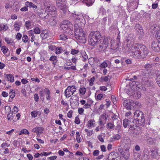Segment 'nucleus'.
I'll return each instance as SVG.
<instances>
[{
  "label": "nucleus",
  "instance_id": "obj_57",
  "mask_svg": "<svg viewBox=\"0 0 160 160\" xmlns=\"http://www.w3.org/2000/svg\"><path fill=\"white\" fill-rule=\"evenodd\" d=\"M120 138V135L119 134H117L113 137V139L117 140L119 139Z\"/></svg>",
  "mask_w": 160,
  "mask_h": 160
},
{
  "label": "nucleus",
  "instance_id": "obj_52",
  "mask_svg": "<svg viewBox=\"0 0 160 160\" xmlns=\"http://www.w3.org/2000/svg\"><path fill=\"white\" fill-rule=\"evenodd\" d=\"M79 52L78 50L75 49H72L71 53L72 55H74L77 54Z\"/></svg>",
  "mask_w": 160,
  "mask_h": 160
},
{
  "label": "nucleus",
  "instance_id": "obj_50",
  "mask_svg": "<svg viewBox=\"0 0 160 160\" xmlns=\"http://www.w3.org/2000/svg\"><path fill=\"white\" fill-rule=\"evenodd\" d=\"M8 50V48L6 47L3 46L1 47V50L4 54H5L7 52Z\"/></svg>",
  "mask_w": 160,
  "mask_h": 160
},
{
  "label": "nucleus",
  "instance_id": "obj_7",
  "mask_svg": "<svg viewBox=\"0 0 160 160\" xmlns=\"http://www.w3.org/2000/svg\"><path fill=\"white\" fill-rule=\"evenodd\" d=\"M77 87L74 85L68 86L64 91V94L67 98H69L76 92Z\"/></svg>",
  "mask_w": 160,
  "mask_h": 160
},
{
  "label": "nucleus",
  "instance_id": "obj_13",
  "mask_svg": "<svg viewBox=\"0 0 160 160\" xmlns=\"http://www.w3.org/2000/svg\"><path fill=\"white\" fill-rule=\"evenodd\" d=\"M112 41L113 42H112V45L113 46L112 47L111 46V43H110V42H110V46L111 47V49L113 50H115L116 49L119 47V45H120V38L119 37H118L117 39V42H114V40L112 38Z\"/></svg>",
  "mask_w": 160,
  "mask_h": 160
},
{
  "label": "nucleus",
  "instance_id": "obj_43",
  "mask_svg": "<svg viewBox=\"0 0 160 160\" xmlns=\"http://www.w3.org/2000/svg\"><path fill=\"white\" fill-rule=\"evenodd\" d=\"M82 60L84 61H86L87 59L88 58V56L85 52L82 53Z\"/></svg>",
  "mask_w": 160,
  "mask_h": 160
},
{
  "label": "nucleus",
  "instance_id": "obj_29",
  "mask_svg": "<svg viewBox=\"0 0 160 160\" xmlns=\"http://www.w3.org/2000/svg\"><path fill=\"white\" fill-rule=\"evenodd\" d=\"M47 8V10L48 12H54L56 11V8L54 6H48Z\"/></svg>",
  "mask_w": 160,
  "mask_h": 160
},
{
  "label": "nucleus",
  "instance_id": "obj_62",
  "mask_svg": "<svg viewBox=\"0 0 160 160\" xmlns=\"http://www.w3.org/2000/svg\"><path fill=\"white\" fill-rule=\"evenodd\" d=\"M156 82L158 86L160 87V75L157 77L156 79Z\"/></svg>",
  "mask_w": 160,
  "mask_h": 160
},
{
  "label": "nucleus",
  "instance_id": "obj_31",
  "mask_svg": "<svg viewBox=\"0 0 160 160\" xmlns=\"http://www.w3.org/2000/svg\"><path fill=\"white\" fill-rule=\"evenodd\" d=\"M95 121L93 119L90 120L88 121L87 124V127L88 128H89L91 127L94 126V122Z\"/></svg>",
  "mask_w": 160,
  "mask_h": 160
},
{
  "label": "nucleus",
  "instance_id": "obj_42",
  "mask_svg": "<svg viewBox=\"0 0 160 160\" xmlns=\"http://www.w3.org/2000/svg\"><path fill=\"white\" fill-rule=\"evenodd\" d=\"M128 119H125L123 121V126L124 128H126L128 126Z\"/></svg>",
  "mask_w": 160,
  "mask_h": 160
},
{
  "label": "nucleus",
  "instance_id": "obj_22",
  "mask_svg": "<svg viewBox=\"0 0 160 160\" xmlns=\"http://www.w3.org/2000/svg\"><path fill=\"white\" fill-rule=\"evenodd\" d=\"M74 28L75 34L77 32H78V33H84L82 28L79 26L78 24H76L74 25Z\"/></svg>",
  "mask_w": 160,
  "mask_h": 160
},
{
  "label": "nucleus",
  "instance_id": "obj_61",
  "mask_svg": "<svg viewBox=\"0 0 160 160\" xmlns=\"http://www.w3.org/2000/svg\"><path fill=\"white\" fill-rule=\"evenodd\" d=\"M99 151L98 150H95L93 151V155L94 156H98L99 155Z\"/></svg>",
  "mask_w": 160,
  "mask_h": 160
},
{
  "label": "nucleus",
  "instance_id": "obj_55",
  "mask_svg": "<svg viewBox=\"0 0 160 160\" xmlns=\"http://www.w3.org/2000/svg\"><path fill=\"white\" fill-rule=\"evenodd\" d=\"M108 66L107 63L105 62H103L100 64V67L102 68H105Z\"/></svg>",
  "mask_w": 160,
  "mask_h": 160
},
{
  "label": "nucleus",
  "instance_id": "obj_12",
  "mask_svg": "<svg viewBox=\"0 0 160 160\" xmlns=\"http://www.w3.org/2000/svg\"><path fill=\"white\" fill-rule=\"evenodd\" d=\"M129 92H128V95L135 99L139 98L141 97V94L140 92L133 91L130 89L129 90Z\"/></svg>",
  "mask_w": 160,
  "mask_h": 160
},
{
  "label": "nucleus",
  "instance_id": "obj_60",
  "mask_svg": "<svg viewBox=\"0 0 160 160\" xmlns=\"http://www.w3.org/2000/svg\"><path fill=\"white\" fill-rule=\"evenodd\" d=\"M3 30L6 31L8 29V27L7 24L4 25L2 24Z\"/></svg>",
  "mask_w": 160,
  "mask_h": 160
},
{
  "label": "nucleus",
  "instance_id": "obj_18",
  "mask_svg": "<svg viewBox=\"0 0 160 160\" xmlns=\"http://www.w3.org/2000/svg\"><path fill=\"white\" fill-rule=\"evenodd\" d=\"M72 16L75 18V19L77 22H82L83 20V15L81 14H77L76 13L73 14Z\"/></svg>",
  "mask_w": 160,
  "mask_h": 160
},
{
  "label": "nucleus",
  "instance_id": "obj_33",
  "mask_svg": "<svg viewBox=\"0 0 160 160\" xmlns=\"http://www.w3.org/2000/svg\"><path fill=\"white\" fill-rule=\"evenodd\" d=\"M62 51V49L61 47H57L55 49V51L56 54L61 53Z\"/></svg>",
  "mask_w": 160,
  "mask_h": 160
},
{
  "label": "nucleus",
  "instance_id": "obj_38",
  "mask_svg": "<svg viewBox=\"0 0 160 160\" xmlns=\"http://www.w3.org/2000/svg\"><path fill=\"white\" fill-rule=\"evenodd\" d=\"M29 40L28 37L26 35H24L22 36V41L25 43H26L28 42Z\"/></svg>",
  "mask_w": 160,
  "mask_h": 160
},
{
  "label": "nucleus",
  "instance_id": "obj_8",
  "mask_svg": "<svg viewBox=\"0 0 160 160\" xmlns=\"http://www.w3.org/2000/svg\"><path fill=\"white\" fill-rule=\"evenodd\" d=\"M38 15L43 19H48V22H51L52 20H54V18L52 16L51 14L50 13H46L45 11L44 12H38Z\"/></svg>",
  "mask_w": 160,
  "mask_h": 160
},
{
  "label": "nucleus",
  "instance_id": "obj_11",
  "mask_svg": "<svg viewBox=\"0 0 160 160\" xmlns=\"http://www.w3.org/2000/svg\"><path fill=\"white\" fill-rule=\"evenodd\" d=\"M127 140L128 142L129 141V139H127ZM126 145L127 146V147H126V148L125 149L124 151V152L123 153V155H122V156L123 158L126 160H127L129 158L130 155V153L129 151V149L130 148V144L129 143H128L127 144H126Z\"/></svg>",
  "mask_w": 160,
  "mask_h": 160
},
{
  "label": "nucleus",
  "instance_id": "obj_24",
  "mask_svg": "<svg viewBox=\"0 0 160 160\" xmlns=\"http://www.w3.org/2000/svg\"><path fill=\"white\" fill-rule=\"evenodd\" d=\"M44 92L46 94V98L48 100H49L51 99L50 97V92L48 88H45L43 90Z\"/></svg>",
  "mask_w": 160,
  "mask_h": 160
},
{
  "label": "nucleus",
  "instance_id": "obj_41",
  "mask_svg": "<svg viewBox=\"0 0 160 160\" xmlns=\"http://www.w3.org/2000/svg\"><path fill=\"white\" fill-rule=\"evenodd\" d=\"M60 39L62 40L65 41L68 39L67 37L64 34H62L59 36Z\"/></svg>",
  "mask_w": 160,
  "mask_h": 160
},
{
  "label": "nucleus",
  "instance_id": "obj_1",
  "mask_svg": "<svg viewBox=\"0 0 160 160\" xmlns=\"http://www.w3.org/2000/svg\"><path fill=\"white\" fill-rule=\"evenodd\" d=\"M127 41L128 43L123 48L125 52H129L130 55L135 59H140L147 56L148 52L146 46L134 43L129 39Z\"/></svg>",
  "mask_w": 160,
  "mask_h": 160
},
{
  "label": "nucleus",
  "instance_id": "obj_20",
  "mask_svg": "<svg viewBox=\"0 0 160 160\" xmlns=\"http://www.w3.org/2000/svg\"><path fill=\"white\" fill-rule=\"evenodd\" d=\"M131 123L128 126L129 129L131 130H134L137 128V125L135 124L136 122L135 120L133 118H131V121H130Z\"/></svg>",
  "mask_w": 160,
  "mask_h": 160
},
{
  "label": "nucleus",
  "instance_id": "obj_44",
  "mask_svg": "<svg viewBox=\"0 0 160 160\" xmlns=\"http://www.w3.org/2000/svg\"><path fill=\"white\" fill-rule=\"evenodd\" d=\"M111 118L112 121V122H114V121H117L118 122H119L118 119V116L115 115V114H113L111 117Z\"/></svg>",
  "mask_w": 160,
  "mask_h": 160
},
{
  "label": "nucleus",
  "instance_id": "obj_40",
  "mask_svg": "<svg viewBox=\"0 0 160 160\" xmlns=\"http://www.w3.org/2000/svg\"><path fill=\"white\" fill-rule=\"evenodd\" d=\"M26 28L27 29H29L31 26V22L30 21H26L25 23V25Z\"/></svg>",
  "mask_w": 160,
  "mask_h": 160
},
{
  "label": "nucleus",
  "instance_id": "obj_39",
  "mask_svg": "<svg viewBox=\"0 0 160 160\" xmlns=\"http://www.w3.org/2000/svg\"><path fill=\"white\" fill-rule=\"evenodd\" d=\"M7 119L8 120H10L11 121L13 119V111L12 113H10L8 114L7 116Z\"/></svg>",
  "mask_w": 160,
  "mask_h": 160
},
{
  "label": "nucleus",
  "instance_id": "obj_49",
  "mask_svg": "<svg viewBox=\"0 0 160 160\" xmlns=\"http://www.w3.org/2000/svg\"><path fill=\"white\" fill-rule=\"evenodd\" d=\"M33 32L34 33L39 34L40 33V30L38 28L36 27L34 29Z\"/></svg>",
  "mask_w": 160,
  "mask_h": 160
},
{
  "label": "nucleus",
  "instance_id": "obj_51",
  "mask_svg": "<svg viewBox=\"0 0 160 160\" xmlns=\"http://www.w3.org/2000/svg\"><path fill=\"white\" fill-rule=\"evenodd\" d=\"M31 114L32 117L35 118L38 115V112L37 111H32L31 112Z\"/></svg>",
  "mask_w": 160,
  "mask_h": 160
},
{
  "label": "nucleus",
  "instance_id": "obj_9",
  "mask_svg": "<svg viewBox=\"0 0 160 160\" xmlns=\"http://www.w3.org/2000/svg\"><path fill=\"white\" fill-rule=\"evenodd\" d=\"M76 33L75 36L78 42L81 43H84L86 42V37L84 33Z\"/></svg>",
  "mask_w": 160,
  "mask_h": 160
},
{
  "label": "nucleus",
  "instance_id": "obj_36",
  "mask_svg": "<svg viewBox=\"0 0 160 160\" xmlns=\"http://www.w3.org/2000/svg\"><path fill=\"white\" fill-rule=\"evenodd\" d=\"M85 2L86 3V5L88 6L91 5L93 3L94 1L91 0H84Z\"/></svg>",
  "mask_w": 160,
  "mask_h": 160
},
{
  "label": "nucleus",
  "instance_id": "obj_47",
  "mask_svg": "<svg viewBox=\"0 0 160 160\" xmlns=\"http://www.w3.org/2000/svg\"><path fill=\"white\" fill-rule=\"evenodd\" d=\"M108 77L109 76H105V77H102L101 78V81L102 82L105 81L107 82L108 80Z\"/></svg>",
  "mask_w": 160,
  "mask_h": 160
},
{
  "label": "nucleus",
  "instance_id": "obj_21",
  "mask_svg": "<svg viewBox=\"0 0 160 160\" xmlns=\"http://www.w3.org/2000/svg\"><path fill=\"white\" fill-rule=\"evenodd\" d=\"M131 123L128 126L129 129L131 130H134L137 128V125L135 124L136 122L135 120L133 118H131V121H130Z\"/></svg>",
  "mask_w": 160,
  "mask_h": 160
},
{
  "label": "nucleus",
  "instance_id": "obj_2",
  "mask_svg": "<svg viewBox=\"0 0 160 160\" xmlns=\"http://www.w3.org/2000/svg\"><path fill=\"white\" fill-rule=\"evenodd\" d=\"M100 32L98 31H92L89 34L88 37V43L90 45L95 46L98 45L99 41L102 39Z\"/></svg>",
  "mask_w": 160,
  "mask_h": 160
},
{
  "label": "nucleus",
  "instance_id": "obj_58",
  "mask_svg": "<svg viewBox=\"0 0 160 160\" xmlns=\"http://www.w3.org/2000/svg\"><path fill=\"white\" fill-rule=\"evenodd\" d=\"M74 122L76 124H78L80 123V121L79 120V119L78 116L76 117Z\"/></svg>",
  "mask_w": 160,
  "mask_h": 160
},
{
  "label": "nucleus",
  "instance_id": "obj_45",
  "mask_svg": "<svg viewBox=\"0 0 160 160\" xmlns=\"http://www.w3.org/2000/svg\"><path fill=\"white\" fill-rule=\"evenodd\" d=\"M136 28H138L139 30H140V32L141 33V34H143V30L142 29V27L140 24H136Z\"/></svg>",
  "mask_w": 160,
  "mask_h": 160
},
{
  "label": "nucleus",
  "instance_id": "obj_4",
  "mask_svg": "<svg viewBox=\"0 0 160 160\" xmlns=\"http://www.w3.org/2000/svg\"><path fill=\"white\" fill-rule=\"evenodd\" d=\"M134 118L137 124L140 125H144L145 118L142 111L138 110H136L134 113Z\"/></svg>",
  "mask_w": 160,
  "mask_h": 160
},
{
  "label": "nucleus",
  "instance_id": "obj_53",
  "mask_svg": "<svg viewBox=\"0 0 160 160\" xmlns=\"http://www.w3.org/2000/svg\"><path fill=\"white\" fill-rule=\"evenodd\" d=\"M118 152L120 153L122 155H123L124 151L125 150L123 149L120 146L118 147Z\"/></svg>",
  "mask_w": 160,
  "mask_h": 160
},
{
  "label": "nucleus",
  "instance_id": "obj_15",
  "mask_svg": "<svg viewBox=\"0 0 160 160\" xmlns=\"http://www.w3.org/2000/svg\"><path fill=\"white\" fill-rule=\"evenodd\" d=\"M44 128L42 127H35L32 130V132L36 133L37 135L39 137L41 134L43 133Z\"/></svg>",
  "mask_w": 160,
  "mask_h": 160
},
{
  "label": "nucleus",
  "instance_id": "obj_54",
  "mask_svg": "<svg viewBox=\"0 0 160 160\" xmlns=\"http://www.w3.org/2000/svg\"><path fill=\"white\" fill-rule=\"evenodd\" d=\"M95 80V77H93L92 78L90 79L89 81V85L91 86H92L93 84V82H94Z\"/></svg>",
  "mask_w": 160,
  "mask_h": 160
},
{
  "label": "nucleus",
  "instance_id": "obj_56",
  "mask_svg": "<svg viewBox=\"0 0 160 160\" xmlns=\"http://www.w3.org/2000/svg\"><path fill=\"white\" fill-rule=\"evenodd\" d=\"M22 36V35L20 33H18L16 36V38L17 40H20Z\"/></svg>",
  "mask_w": 160,
  "mask_h": 160
},
{
  "label": "nucleus",
  "instance_id": "obj_34",
  "mask_svg": "<svg viewBox=\"0 0 160 160\" xmlns=\"http://www.w3.org/2000/svg\"><path fill=\"white\" fill-rule=\"evenodd\" d=\"M27 134L28 135H29V132L28 131V130L26 129H23L20 132H19L18 134L19 135H21L22 134Z\"/></svg>",
  "mask_w": 160,
  "mask_h": 160
},
{
  "label": "nucleus",
  "instance_id": "obj_30",
  "mask_svg": "<svg viewBox=\"0 0 160 160\" xmlns=\"http://www.w3.org/2000/svg\"><path fill=\"white\" fill-rule=\"evenodd\" d=\"M14 29L16 31H19L20 29V24L18 22H15L14 25Z\"/></svg>",
  "mask_w": 160,
  "mask_h": 160
},
{
  "label": "nucleus",
  "instance_id": "obj_35",
  "mask_svg": "<svg viewBox=\"0 0 160 160\" xmlns=\"http://www.w3.org/2000/svg\"><path fill=\"white\" fill-rule=\"evenodd\" d=\"M142 160H149L150 158V156L148 154H143L142 157Z\"/></svg>",
  "mask_w": 160,
  "mask_h": 160
},
{
  "label": "nucleus",
  "instance_id": "obj_17",
  "mask_svg": "<svg viewBox=\"0 0 160 160\" xmlns=\"http://www.w3.org/2000/svg\"><path fill=\"white\" fill-rule=\"evenodd\" d=\"M107 120V118L105 115H102L100 116V118L99 119V122L100 125L103 126L104 124L106 123Z\"/></svg>",
  "mask_w": 160,
  "mask_h": 160
},
{
  "label": "nucleus",
  "instance_id": "obj_19",
  "mask_svg": "<svg viewBox=\"0 0 160 160\" xmlns=\"http://www.w3.org/2000/svg\"><path fill=\"white\" fill-rule=\"evenodd\" d=\"M145 141L149 145H152L156 142V140L155 138H152L151 137H149L148 138L145 139Z\"/></svg>",
  "mask_w": 160,
  "mask_h": 160
},
{
  "label": "nucleus",
  "instance_id": "obj_59",
  "mask_svg": "<svg viewBox=\"0 0 160 160\" xmlns=\"http://www.w3.org/2000/svg\"><path fill=\"white\" fill-rule=\"evenodd\" d=\"M28 7L26 5H25V7L22 8L20 9V10L22 12H26V11H28Z\"/></svg>",
  "mask_w": 160,
  "mask_h": 160
},
{
  "label": "nucleus",
  "instance_id": "obj_63",
  "mask_svg": "<svg viewBox=\"0 0 160 160\" xmlns=\"http://www.w3.org/2000/svg\"><path fill=\"white\" fill-rule=\"evenodd\" d=\"M27 157L28 159L29 160H32L33 158V157L30 154H28L27 155Z\"/></svg>",
  "mask_w": 160,
  "mask_h": 160
},
{
  "label": "nucleus",
  "instance_id": "obj_32",
  "mask_svg": "<svg viewBox=\"0 0 160 160\" xmlns=\"http://www.w3.org/2000/svg\"><path fill=\"white\" fill-rule=\"evenodd\" d=\"M118 124L116 127V129L118 131V132H119L121 131V128L122 127V122L121 121L118 122Z\"/></svg>",
  "mask_w": 160,
  "mask_h": 160
},
{
  "label": "nucleus",
  "instance_id": "obj_25",
  "mask_svg": "<svg viewBox=\"0 0 160 160\" xmlns=\"http://www.w3.org/2000/svg\"><path fill=\"white\" fill-rule=\"evenodd\" d=\"M106 127L108 130L110 129L112 130H114L115 128V125L113 122H108L107 124Z\"/></svg>",
  "mask_w": 160,
  "mask_h": 160
},
{
  "label": "nucleus",
  "instance_id": "obj_16",
  "mask_svg": "<svg viewBox=\"0 0 160 160\" xmlns=\"http://www.w3.org/2000/svg\"><path fill=\"white\" fill-rule=\"evenodd\" d=\"M151 156L152 158L158 159L159 158V155L158 154V149H152L151 150Z\"/></svg>",
  "mask_w": 160,
  "mask_h": 160
},
{
  "label": "nucleus",
  "instance_id": "obj_3",
  "mask_svg": "<svg viewBox=\"0 0 160 160\" xmlns=\"http://www.w3.org/2000/svg\"><path fill=\"white\" fill-rule=\"evenodd\" d=\"M111 38H104L103 39L102 37L100 40H99V42L98 44V49L99 52H103L106 50L108 46L109 42H110L111 43V46L112 47L113 41H112Z\"/></svg>",
  "mask_w": 160,
  "mask_h": 160
},
{
  "label": "nucleus",
  "instance_id": "obj_6",
  "mask_svg": "<svg viewBox=\"0 0 160 160\" xmlns=\"http://www.w3.org/2000/svg\"><path fill=\"white\" fill-rule=\"evenodd\" d=\"M56 3L61 13L62 12L64 14H66L68 9L66 1L64 0H56Z\"/></svg>",
  "mask_w": 160,
  "mask_h": 160
},
{
  "label": "nucleus",
  "instance_id": "obj_37",
  "mask_svg": "<svg viewBox=\"0 0 160 160\" xmlns=\"http://www.w3.org/2000/svg\"><path fill=\"white\" fill-rule=\"evenodd\" d=\"M86 91V88L84 87L81 88H80L79 89V93L82 94L84 95L85 94Z\"/></svg>",
  "mask_w": 160,
  "mask_h": 160
},
{
  "label": "nucleus",
  "instance_id": "obj_48",
  "mask_svg": "<svg viewBox=\"0 0 160 160\" xmlns=\"http://www.w3.org/2000/svg\"><path fill=\"white\" fill-rule=\"evenodd\" d=\"M43 91H40L39 92V94L40 97V99L42 101H43L45 98H44V94L43 93Z\"/></svg>",
  "mask_w": 160,
  "mask_h": 160
},
{
  "label": "nucleus",
  "instance_id": "obj_46",
  "mask_svg": "<svg viewBox=\"0 0 160 160\" xmlns=\"http://www.w3.org/2000/svg\"><path fill=\"white\" fill-rule=\"evenodd\" d=\"M153 66L154 64H153L150 63H147L146 64L144 65V67L147 68H149L152 67Z\"/></svg>",
  "mask_w": 160,
  "mask_h": 160
},
{
  "label": "nucleus",
  "instance_id": "obj_10",
  "mask_svg": "<svg viewBox=\"0 0 160 160\" xmlns=\"http://www.w3.org/2000/svg\"><path fill=\"white\" fill-rule=\"evenodd\" d=\"M108 160H121V157L119 154L115 152H111L109 155Z\"/></svg>",
  "mask_w": 160,
  "mask_h": 160
},
{
  "label": "nucleus",
  "instance_id": "obj_27",
  "mask_svg": "<svg viewBox=\"0 0 160 160\" xmlns=\"http://www.w3.org/2000/svg\"><path fill=\"white\" fill-rule=\"evenodd\" d=\"M49 60L52 62V64L55 65L57 63L58 60L56 56H52L50 58Z\"/></svg>",
  "mask_w": 160,
  "mask_h": 160
},
{
  "label": "nucleus",
  "instance_id": "obj_28",
  "mask_svg": "<svg viewBox=\"0 0 160 160\" xmlns=\"http://www.w3.org/2000/svg\"><path fill=\"white\" fill-rule=\"evenodd\" d=\"M6 78L8 80L11 82H13L14 81V77L11 74L6 75Z\"/></svg>",
  "mask_w": 160,
  "mask_h": 160
},
{
  "label": "nucleus",
  "instance_id": "obj_23",
  "mask_svg": "<svg viewBox=\"0 0 160 160\" xmlns=\"http://www.w3.org/2000/svg\"><path fill=\"white\" fill-rule=\"evenodd\" d=\"M132 108H139L141 107V103L138 101L132 100Z\"/></svg>",
  "mask_w": 160,
  "mask_h": 160
},
{
  "label": "nucleus",
  "instance_id": "obj_64",
  "mask_svg": "<svg viewBox=\"0 0 160 160\" xmlns=\"http://www.w3.org/2000/svg\"><path fill=\"white\" fill-rule=\"evenodd\" d=\"M155 36L158 39H160V30H159L157 31Z\"/></svg>",
  "mask_w": 160,
  "mask_h": 160
},
{
  "label": "nucleus",
  "instance_id": "obj_5",
  "mask_svg": "<svg viewBox=\"0 0 160 160\" xmlns=\"http://www.w3.org/2000/svg\"><path fill=\"white\" fill-rule=\"evenodd\" d=\"M70 25L69 22L68 20H65L62 22L60 28L62 32L65 33H71L72 28V26Z\"/></svg>",
  "mask_w": 160,
  "mask_h": 160
},
{
  "label": "nucleus",
  "instance_id": "obj_26",
  "mask_svg": "<svg viewBox=\"0 0 160 160\" xmlns=\"http://www.w3.org/2000/svg\"><path fill=\"white\" fill-rule=\"evenodd\" d=\"M25 5L27 6V7H32L35 8H37V6L34 4L32 2L28 1H27L25 3Z\"/></svg>",
  "mask_w": 160,
  "mask_h": 160
},
{
  "label": "nucleus",
  "instance_id": "obj_14",
  "mask_svg": "<svg viewBox=\"0 0 160 160\" xmlns=\"http://www.w3.org/2000/svg\"><path fill=\"white\" fill-rule=\"evenodd\" d=\"M132 100L128 99L124 100L123 102V105L124 107L128 110L132 108Z\"/></svg>",
  "mask_w": 160,
  "mask_h": 160
}]
</instances>
